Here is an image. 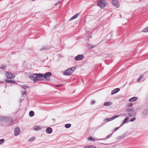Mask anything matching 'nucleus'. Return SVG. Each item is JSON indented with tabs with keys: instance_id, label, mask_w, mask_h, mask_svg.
<instances>
[{
	"instance_id": "1",
	"label": "nucleus",
	"mask_w": 148,
	"mask_h": 148,
	"mask_svg": "<svg viewBox=\"0 0 148 148\" xmlns=\"http://www.w3.org/2000/svg\"><path fill=\"white\" fill-rule=\"evenodd\" d=\"M41 73H34L29 76L30 79L34 81L42 80V76Z\"/></svg>"
},
{
	"instance_id": "2",
	"label": "nucleus",
	"mask_w": 148,
	"mask_h": 148,
	"mask_svg": "<svg viewBox=\"0 0 148 148\" xmlns=\"http://www.w3.org/2000/svg\"><path fill=\"white\" fill-rule=\"evenodd\" d=\"M75 68L73 67L70 68L66 70L63 73L64 75L68 76L71 75L75 70Z\"/></svg>"
},
{
	"instance_id": "3",
	"label": "nucleus",
	"mask_w": 148,
	"mask_h": 148,
	"mask_svg": "<svg viewBox=\"0 0 148 148\" xmlns=\"http://www.w3.org/2000/svg\"><path fill=\"white\" fill-rule=\"evenodd\" d=\"M107 3L104 0H98L97 5L101 8L105 7L107 5Z\"/></svg>"
},
{
	"instance_id": "4",
	"label": "nucleus",
	"mask_w": 148,
	"mask_h": 148,
	"mask_svg": "<svg viewBox=\"0 0 148 148\" xmlns=\"http://www.w3.org/2000/svg\"><path fill=\"white\" fill-rule=\"evenodd\" d=\"M126 112L130 116H135L136 113L134 112V110L132 108H128L126 109Z\"/></svg>"
},
{
	"instance_id": "5",
	"label": "nucleus",
	"mask_w": 148,
	"mask_h": 148,
	"mask_svg": "<svg viewBox=\"0 0 148 148\" xmlns=\"http://www.w3.org/2000/svg\"><path fill=\"white\" fill-rule=\"evenodd\" d=\"M42 79H44L47 81L50 80V77L51 75V73L50 72H47L45 74H42Z\"/></svg>"
},
{
	"instance_id": "6",
	"label": "nucleus",
	"mask_w": 148,
	"mask_h": 148,
	"mask_svg": "<svg viewBox=\"0 0 148 148\" xmlns=\"http://www.w3.org/2000/svg\"><path fill=\"white\" fill-rule=\"evenodd\" d=\"M6 77L9 79L14 78L15 77V75H13L12 73L10 72H8L6 73Z\"/></svg>"
},
{
	"instance_id": "7",
	"label": "nucleus",
	"mask_w": 148,
	"mask_h": 148,
	"mask_svg": "<svg viewBox=\"0 0 148 148\" xmlns=\"http://www.w3.org/2000/svg\"><path fill=\"white\" fill-rule=\"evenodd\" d=\"M84 57V56L82 54L78 55L75 57V59L76 61H79L82 60Z\"/></svg>"
},
{
	"instance_id": "8",
	"label": "nucleus",
	"mask_w": 148,
	"mask_h": 148,
	"mask_svg": "<svg viewBox=\"0 0 148 148\" xmlns=\"http://www.w3.org/2000/svg\"><path fill=\"white\" fill-rule=\"evenodd\" d=\"M14 134L15 136L18 135L20 133V130L18 127H16L14 129Z\"/></svg>"
},
{
	"instance_id": "9",
	"label": "nucleus",
	"mask_w": 148,
	"mask_h": 148,
	"mask_svg": "<svg viewBox=\"0 0 148 148\" xmlns=\"http://www.w3.org/2000/svg\"><path fill=\"white\" fill-rule=\"evenodd\" d=\"M112 3L113 6L116 8H119V6L118 2L116 0H112Z\"/></svg>"
},
{
	"instance_id": "10",
	"label": "nucleus",
	"mask_w": 148,
	"mask_h": 148,
	"mask_svg": "<svg viewBox=\"0 0 148 148\" xmlns=\"http://www.w3.org/2000/svg\"><path fill=\"white\" fill-rule=\"evenodd\" d=\"M129 117L127 116L123 120V121L122 123L120 125V126H122L125 123H128L130 121H128Z\"/></svg>"
},
{
	"instance_id": "11",
	"label": "nucleus",
	"mask_w": 148,
	"mask_h": 148,
	"mask_svg": "<svg viewBox=\"0 0 148 148\" xmlns=\"http://www.w3.org/2000/svg\"><path fill=\"white\" fill-rule=\"evenodd\" d=\"M46 132L48 134H51L52 132V129L51 127H48L46 128Z\"/></svg>"
},
{
	"instance_id": "12",
	"label": "nucleus",
	"mask_w": 148,
	"mask_h": 148,
	"mask_svg": "<svg viewBox=\"0 0 148 148\" xmlns=\"http://www.w3.org/2000/svg\"><path fill=\"white\" fill-rule=\"evenodd\" d=\"M80 14V12H79L75 14L71 18L69 19V21H71L77 18Z\"/></svg>"
},
{
	"instance_id": "13",
	"label": "nucleus",
	"mask_w": 148,
	"mask_h": 148,
	"mask_svg": "<svg viewBox=\"0 0 148 148\" xmlns=\"http://www.w3.org/2000/svg\"><path fill=\"white\" fill-rule=\"evenodd\" d=\"M120 89L119 88H115L112 91L111 94L113 95L119 92Z\"/></svg>"
},
{
	"instance_id": "14",
	"label": "nucleus",
	"mask_w": 148,
	"mask_h": 148,
	"mask_svg": "<svg viewBox=\"0 0 148 148\" xmlns=\"http://www.w3.org/2000/svg\"><path fill=\"white\" fill-rule=\"evenodd\" d=\"M5 119L6 121L8 123H12L13 121V118L11 117H8Z\"/></svg>"
},
{
	"instance_id": "15",
	"label": "nucleus",
	"mask_w": 148,
	"mask_h": 148,
	"mask_svg": "<svg viewBox=\"0 0 148 148\" xmlns=\"http://www.w3.org/2000/svg\"><path fill=\"white\" fill-rule=\"evenodd\" d=\"M138 98L136 97H133L130 99L129 100V101L131 102H134L137 100Z\"/></svg>"
},
{
	"instance_id": "16",
	"label": "nucleus",
	"mask_w": 148,
	"mask_h": 148,
	"mask_svg": "<svg viewBox=\"0 0 148 148\" xmlns=\"http://www.w3.org/2000/svg\"><path fill=\"white\" fill-rule=\"evenodd\" d=\"M98 45V44H97L95 45H93L88 44L87 45V47L89 49H91L93 47H96L97 45Z\"/></svg>"
},
{
	"instance_id": "17",
	"label": "nucleus",
	"mask_w": 148,
	"mask_h": 148,
	"mask_svg": "<svg viewBox=\"0 0 148 148\" xmlns=\"http://www.w3.org/2000/svg\"><path fill=\"white\" fill-rule=\"evenodd\" d=\"M5 81L7 82L12 84H15L16 83L15 81L10 79H7L5 80Z\"/></svg>"
},
{
	"instance_id": "18",
	"label": "nucleus",
	"mask_w": 148,
	"mask_h": 148,
	"mask_svg": "<svg viewBox=\"0 0 148 148\" xmlns=\"http://www.w3.org/2000/svg\"><path fill=\"white\" fill-rule=\"evenodd\" d=\"M42 128L39 126H35L33 127L34 130L36 131L40 130Z\"/></svg>"
},
{
	"instance_id": "19",
	"label": "nucleus",
	"mask_w": 148,
	"mask_h": 148,
	"mask_svg": "<svg viewBox=\"0 0 148 148\" xmlns=\"http://www.w3.org/2000/svg\"><path fill=\"white\" fill-rule=\"evenodd\" d=\"M120 116V115H115V116H112V117L110 118H109V121H112V120H114V119H115L117 118V117H119Z\"/></svg>"
},
{
	"instance_id": "20",
	"label": "nucleus",
	"mask_w": 148,
	"mask_h": 148,
	"mask_svg": "<svg viewBox=\"0 0 148 148\" xmlns=\"http://www.w3.org/2000/svg\"><path fill=\"white\" fill-rule=\"evenodd\" d=\"M112 133L108 135V136H107L106 138L98 139H97V140H105L106 139H108L109 138H110L112 136Z\"/></svg>"
},
{
	"instance_id": "21",
	"label": "nucleus",
	"mask_w": 148,
	"mask_h": 148,
	"mask_svg": "<svg viewBox=\"0 0 148 148\" xmlns=\"http://www.w3.org/2000/svg\"><path fill=\"white\" fill-rule=\"evenodd\" d=\"M143 74H141L139 77L137 79V82H140V81L141 80L142 82H143L144 80H142V79L143 78Z\"/></svg>"
},
{
	"instance_id": "22",
	"label": "nucleus",
	"mask_w": 148,
	"mask_h": 148,
	"mask_svg": "<svg viewBox=\"0 0 148 148\" xmlns=\"http://www.w3.org/2000/svg\"><path fill=\"white\" fill-rule=\"evenodd\" d=\"M112 102H110L109 101H108V102H107L104 103L103 104V105H104V106H110L111 105H112Z\"/></svg>"
},
{
	"instance_id": "23",
	"label": "nucleus",
	"mask_w": 148,
	"mask_h": 148,
	"mask_svg": "<svg viewBox=\"0 0 148 148\" xmlns=\"http://www.w3.org/2000/svg\"><path fill=\"white\" fill-rule=\"evenodd\" d=\"M34 115V112L33 111H31L29 112V115L31 117H32Z\"/></svg>"
},
{
	"instance_id": "24",
	"label": "nucleus",
	"mask_w": 148,
	"mask_h": 148,
	"mask_svg": "<svg viewBox=\"0 0 148 148\" xmlns=\"http://www.w3.org/2000/svg\"><path fill=\"white\" fill-rule=\"evenodd\" d=\"M71 126V124L68 123L66 124L64 127L66 128H70Z\"/></svg>"
},
{
	"instance_id": "25",
	"label": "nucleus",
	"mask_w": 148,
	"mask_h": 148,
	"mask_svg": "<svg viewBox=\"0 0 148 148\" xmlns=\"http://www.w3.org/2000/svg\"><path fill=\"white\" fill-rule=\"evenodd\" d=\"M147 110H145L142 113L143 116H146L147 114Z\"/></svg>"
},
{
	"instance_id": "26",
	"label": "nucleus",
	"mask_w": 148,
	"mask_h": 148,
	"mask_svg": "<svg viewBox=\"0 0 148 148\" xmlns=\"http://www.w3.org/2000/svg\"><path fill=\"white\" fill-rule=\"evenodd\" d=\"M125 134H124L123 135L119 136L118 137V138L123 139L125 138Z\"/></svg>"
},
{
	"instance_id": "27",
	"label": "nucleus",
	"mask_w": 148,
	"mask_h": 148,
	"mask_svg": "<svg viewBox=\"0 0 148 148\" xmlns=\"http://www.w3.org/2000/svg\"><path fill=\"white\" fill-rule=\"evenodd\" d=\"M142 32H148V27H146L143 29Z\"/></svg>"
},
{
	"instance_id": "28",
	"label": "nucleus",
	"mask_w": 148,
	"mask_h": 148,
	"mask_svg": "<svg viewBox=\"0 0 148 148\" xmlns=\"http://www.w3.org/2000/svg\"><path fill=\"white\" fill-rule=\"evenodd\" d=\"M88 139L89 140H90L91 141H95V139L93 138L92 136H90L88 138Z\"/></svg>"
},
{
	"instance_id": "29",
	"label": "nucleus",
	"mask_w": 148,
	"mask_h": 148,
	"mask_svg": "<svg viewBox=\"0 0 148 148\" xmlns=\"http://www.w3.org/2000/svg\"><path fill=\"white\" fill-rule=\"evenodd\" d=\"M6 66L5 65H3L0 67V69L2 70H5L6 69Z\"/></svg>"
},
{
	"instance_id": "30",
	"label": "nucleus",
	"mask_w": 148,
	"mask_h": 148,
	"mask_svg": "<svg viewBox=\"0 0 148 148\" xmlns=\"http://www.w3.org/2000/svg\"><path fill=\"white\" fill-rule=\"evenodd\" d=\"M35 139V138L34 137H32L31 138H29L28 140V141H30V142H32Z\"/></svg>"
},
{
	"instance_id": "31",
	"label": "nucleus",
	"mask_w": 148,
	"mask_h": 148,
	"mask_svg": "<svg viewBox=\"0 0 148 148\" xmlns=\"http://www.w3.org/2000/svg\"><path fill=\"white\" fill-rule=\"evenodd\" d=\"M88 148H96L95 146L93 145H88Z\"/></svg>"
},
{
	"instance_id": "32",
	"label": "nucleus",
	"mask_w": 148,
	"mask_h": 148,
	"mask_svg": "<svg viewBox=\"0 0 148 148\" xmlns=\"http://www.w3.org/2000/svg\"><path fill=\"white\" fill-rule=\"evenodd\" d=\"M4 139H1L0 140V144H2L4 142Z\"/></svg>"
},
{
	"instance_id": "33",
	"label": "nucleus",
	"mask_w": 148,
	"mask_h": 148,
	"mask_svg": "<svg viewBox=\"0 0 148 148\" xmlns=\"http://www.w3.org/2000/svg\"><path fill=\"white\" fill-rule=\"evenodd\" d=\"M22 88H23V89H25L28 88V87L27 86H26L25 85H23V86H21Z\"/></svg>"
},
{
	"instance_id": "34",
	"label": "nucleus",
	"mask_w": 148,
	"mask_h": 148,
	"mask_svg": "<svg viewBox=\"0 0 148 148\" xmlns=\"http://www.w3.org/2000/svg\"><path fill=\"white\" fill-rule=\"evenodd\" d=\"M136 119V118L135 117H133L130 120V121L131 122H133Z\"/></svg>"
},
{
	"instance_id": "35",
	"label": "nucleus",
	"mask_w": 148,
	"mask_h": 148,
	"mask_svg": "<svg viewBox=\"0 0 148 148\" xmlns=\"http://www.w3.org/2000/svg\"><path fill=\"white\" fill-rule=\"evenodd\" d=\"M26 92H24L23 91H22L21 92V94L22 95V96H23L24 95H26Z\"/></svg>"
},
{
	"instance_id": "36",
	"label": "nucleus",
	"mask_w": 148,
	"mask_h": 148,
	"mask_svg": "<svg viewBox=\"0 0 148 148\" xmlns=\"http://www.w3.org/2000/svg\"><path fill=\"white\" fill-rule=\"evenodd\" d=\"M47 49V47H42V49H40L41 50H45Z\"/></svg>"
},
{
	"instance_id": "37",
	"label": "nucleus",
	"mask_w": 148,
	"mask_h": 148,
	"mask_svg": "<svg viewBox=\"0 0 148 148\" xmlns=\"http://www.w3.org/2000/svg\"><path fill=\"white\" fill-rule=\"evenodd\" d=\"M95 101L93 100H92L91 101V105H93V104H94L95 103Z\"/></svg>"
},
{
	"instance_id": "38",
	"label": "nucleus",
	"mask_w": 148,
	"mask_h": 148,
	"mask_svg": "<svg viewBox=\"0 0 148 148\" xmlns=\"http://www.w3.org/2000/svg\"><path fill=\"white\" fill-rule=\"evenodd\" d=\"M121 127V126H120V125L119 127H117L116 128H115L114 129V130L113 132L116 131L117 130H118Z\"/></svg>"
},
{
	"instance_id": "39",
	"label": "nucleus",
	"mask_w": 148,
	"mask_h": 148,
	"mask_svg": "<svg viewBox=\"0 0 148 148\" xmlns=\"http://www.w3.org/2000/svg\"><path fill=\"white\" fill-rule=\"evenodd\" d=\"M60 3V1H59L58 2L56 3L55 4V5L57 6V5H58Z\"/></svg>"
},
{
	"instance_id": "40",
	"label": "nucleus",
	"mask_w": 148,
	"mask_h": 148,
	"mask_svg": "<svg viewBox=\"0 0 148 148\" xmlns=\"http://www.w3.org/2000/svg\"><path fill=\"white\" fill-rule=\"evenodd\" d=\"M132 106V103H130V104H128V107H131Z\"/></svg>"
},
{
	"instance_id": "41",
	"label": "nucleus",
	"mask_w": 148,
	"mask_h": 148,
	"mask_svg": "<svg viewBox=\"0 0 148 148\" xmlns=\"http://www.w3.org/2000/svg\"><path fill=\"white\" fill-rule=\"evenodd\" d=\"M109 118H107L105 120H104V121H109Z\"/></svg>"
},
{
	"instance_id": "42",
	"label": "nucleus",
	"mask_w": 148,
	"mask_h": 148,
	"mask_svg": "<svg viewBox=\"0 0 148 148\" xmlns=\"http://www.w3.org/2000/svg\"><path fill=\"white\" fill-rule=\"evenodd\" d=\"M88 38H92V36L91 35H90V36H88Z\"/></svg>"
},
{
	"instance_id": "43",
	"label": "nucleus",
	"mask_w": 148,
	"mask_h": 148,
	"mask_svg": "<svg viewBox=\"0 0 148 148\" xmlns=\"http://www.w3.org/2000/svg\"><path fill=\"white\" fill-rule=\"evenodd\" d=\"M104 124V123H103L101 125H100L99 126V128H100V127H102V126H103Z\"/></svg>"
},
{
	"instance_id": "44",
	"label": "nucleus",
	"mask_w": 148,
	"mask_h": 148,
	"mask_svg": "<svg viewBox=\"0 0 148 148\" xmlns=\"http://www.w3.org/2000/svg\"><path fill=\"white\" fill-rule=\"evenodd\" d=\"M62 86V85H57L56 86H58V87H61V86Z\"/></svg>"
},
{
	"instance_id": "45",
	"label": "nucleus",
	"mask_w": 148,
	"mask_h": 148,
	"mask_svg": "<svg viewBox=\"0 0 148 148\" xmlns=\"http://www.w3.org/2000/svg\"><path fill=\"white\" fill-rule=\"evenodd\" d=\"M101 144H103V145H107V144H104V143H101Z\"/></svg>"
},
{
	"instance_id": "46",
	"label": "nucleus",
	"mask_w": 148,
	"mask_h": 148,
	"mask_svg": "<svg viewBox=\"0 0 148 148\" xmlns=\"http://www.w3.org/2000/svg\"><path fill=\"white\" fill-rule=\"evenodd\" d=\"M22 99H21V101H22Z\"/></svg>"
},
{
	"instance_id": "47",
	"label": "nucleus",
	"mask_w": 148,
	"mask_h": 148,
	"mask_svg": "<svg viewBox=\"0 0 148 148\" xmlns=\"http://www.w3.org/2000/svg\"><path fill=\"white\" fill-rule=\"evenodd\" d=\"M35 0H32V1H35Z\"/></svg>"
},
{
	"instance_id": "48",
	"label": "nucleus",
	"mask_w": 148,
	"mask_h": 148,
	"mask_svg": "<svg viewBox=\"0 0 148 148\" xmlns=\"http://www.w3.org/2000/svg\"><path fill=\"white\" fill-rule=\"evenodd\" d=\"M2 83V82H0V83Z\"/></svg>"
},
{
	"instance_id": "49",
	"label": "nucleus",
	"mask_w": 148,
	"mask_h": 148,
	"mask_svg": "<svg viewBox=\"0 0 148 148\" xmlns=\"http://www.w3.org/2000/svg\"><path fill=\"white\" fill-rule=\"evenodd\" d=\"M139 1H140V0H139Z\"/></svg>"
}]
</instances>
